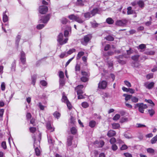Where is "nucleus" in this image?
Instances as JSON below:
<instances>
[{"instance_id":"obj_22","label":"nucleus","mask_w":157,"mask_h":157,"mask_svg":"<svg viewBox=\"0 0 157 157\" xmlns=\"http://www.w3.org/2000/svg\"><path fill=\"white\" fill-rule=\"evenodd\" d=\"M106 22L109 25H112L114 22V20L111 17H108L106 20Z\"/></svg>"},{"instance_id":"obj_13","label":"nucleus","mask_w":157,"mask_h":157,"mask_svg":"<svg viewBox=\"0 0 157 157\" xmlns=\"http://www.w3.org/2000/svg\"><path fill=\"white\" fill-rule=\"evenodd\" d=\"M98 9L96 8L93 9L90 13L89 12V18L95 15L98 13Z\"/></svg>"},{"instance_id":"obj_41","label":"nucleus","mask_w":157,"mask_h":157,"mask_svg":"<svg viewBox=\"0 0 157 157\" xmlns=\"http://www.w3.org/2000/svg\"><path fill=\"white\" fill-rule=\"evenodd\" d=\"M105 39L108 41H112L114 40V38L111 36L109 35L105 37Z\"/></svg>"},{"instance_id":"obj_20","label":"nucleus","mask_w":157,"mask_h":157,"mask_svg":"<svg viewBox=\"0 0 157 157\" xmlns=\"http://www.w3.org/2000/svg\"><path fill=\"white\" fill-rule=\"evenodd\" d=\"M37 75H33L31 76L32 79V84L33 85H35L36 82Z\"/></svg>"},{"instance_id":"obj_16","label":"nucleus","mask_w":157,"mask_h":157,"mask_svg":"<svg viewBox=\"0 0 157 157\" xmlns=\"http://www.w3.org/2000/svg\"><path fill=\"white\" fill-rule=\"evenodd\" d=\"M7 12V10L4 11L3 13V18L2 20L5 23L8 21V17L7 15L6 14Z\"/></svg>"},{"instance_id":"obj_48","label":"nucleus","mask_w":157,"mask_h":157,"mask_svg":"<svg viewBox=\"0 0 157 157\" xmlns=\"http://www.w3.org/2000/svg\"><path fill=\"white\" fill-rule=\"evenodd\" d=\"M48 141L49 144H52L53 143V141L52 137L50 136L47 135Z\"/></svg>"},{"instance_id":"obj_43","label":"nucleus","mask_w":157,"mask_h":157,"mask_svg":"<svg viewBox=\"0 0 157 157\" xmlns=\"http://www.w3.org/2000/svg\"><path fill=\"white\" fill-rule=\"evenodd\" d=\"M4 112V109H0V121H2L3 120L2 117Z\"/></svg>"},{"instance_id":"obj_34","label":"nucleus","mask_w":157,"mask_h":157,"mask_svg":"<svg viewBox=\"0 0 157 157\" xmlns=\"http://www.w3.org/2000/svg\"><path fill=\"white\" fill-rule=\"evenodd\" d=\"M71 133L73 135L75 134L77 132V130L75 127H73L71 128Z\"/></svg>"},{"instance_id":"obj_30","label":"nucleus","mask_w":157,"mask_h":157,"mask_svg":"<svg viewBox=\"0 0 157 157\" xmlns=\"http://www.w3.org/2000/svg\"><path fill=\"white\" fill-rule=\"evenodd\" d=\"M96 143L99 144V147H102L104 145L105 142L103 140H100L99 142L98 141H96Z\"/></svg>"},{"instance_id":"obj_11","label":"nucleus","mask_w":157,"mask_h":157,"mask_svg":"<svg viewBox=\"0 0 157 157\" xmlns=\"http://www.w3.org/2000/svg\"><path fill=\"white\" fill-rule=\"evenodd\" d=\"M155 83L153 82H151L149 83L146 82L144 84V86L145 87L148 89L150 90L152 89V88L154 86Z\"/></svg>"},{"instance_id":"obj_24","label":"nucleus","mask_w":157,"mask_h":157,"mask_svg":"<svg viewBox=\"0 0 157 157\" xmlns=\"http://www.w3.org/2000/svg\"><path fill=\"white\" fill-rule=\"evenodd\" d=\"M132 96V95L127 94H124L123 95V96L125 97V100L126 101H128L130 99H131Z\"/></svg>"},{"instance_id":"obj_12","label":"nucleus","mask_w":157,"mask_h":157,"mask_svg":"<svg viewBox=\"0 0 157 157\" xmlns=\"http://www.w3.org/2000/svg\"><path fill=\"white\" fill-rule=\"evenodd\" d=\"M46 128L48 130H50L51 132H53L55 130V128L52 126L51 123L49 121L48 122L46 123Z\"/></svg>"},{"instance_id":"obj_44","label":"nucleus","mask_w":157,"mask_h":157,"mask_svg":"<svg viewBox=\"0 0 157 157\" xmlns=\"http://www.w3.org/2000/svg\"><path fill=\"white\" fill-rule=\"evenodd\" d=\"M148 112L151 117H152L155 113V110L153 109L148 110Z\"/></svg>"},{"instance_id":"obj_42","label":"nucleus","mask_w":157,"mask_h":157,"mask_svg":"<svg viewBox=\"0 0 157 157\" xmlns=\"http://www.w3.org/2000/svg\"><path fill=\"white\" fill-rule=\"evenodd\" d=\"M44 26L45 25L44 24H39L36 26V28L38 30H40L44 28Z\"/></svg>"},{"instance_id":"obj_60","label":"nucleus","mask_w":157,"mask_h":157,"mask_svg":"<svg viewBox=\"0 0 157 157\" xmlns=\"http://www.w3.org/2000/svg\"><path fill=\"white\" fill-rule=\"evenodd\" d=\"M76 90L77 95L82 94L83 92L82 90L80 89H75Z\"/></svg>"},{"instance_id":"obj_10","label":"nucleus","mask_w":157,"mask_h":157,"mask_svg":"<svg viewBox=\"0 0 157 157\" xmlns=\"http://www.w3.org/2000/svg\"><path fill=\"white\" fill-rule=\"evenodd\" d=\"M81 42L83 45H86L88 42V34L85 36L83 39H81Z\"/></svg>"},{"instance_id":"obj_33","label":"nucleus","mask_w":157,"mask_h":157,"mask_svg":"<svg viewBox=\"0 0 157 157\" xmlns=\"http://www.w3.org/2000/svg\"><path fill=\"white\" fill-rule=\"evenodd\" d=\"M137 48L139 49L143 50L146 48V46L145 44H141L139 45V46H137Z\"/></svg>"},{"instance_id":"obj_6","label":"nucleus","mask_w":157,"mask_h":157,"mask_svg":"<svg viewBox=\"0 0 157 157\" xmlns=\"http://www.w3.org/2000/svg\"><path fill=\"white\" fill-rule=\"evenodd\" d=\"M48 10V7L45 6H40L39 8V12L42 14H45L47 12Z\"/></svg>"},{"instance_id":"obj_2","label":"nucleus","mask_w":157,"mask_h":157,"mask_svg":"<svg viewBox=\"0 0 157 157\" xmlns=\"http://www.w3.org/2000/svg\"><path fill=\"white\" fill-rule=\"evenodd\" d=\"M51 15L50 14H48L44 16H42L41 15H39L40 20L38 21L39 23H47L49 20Z\"/></svg>"},{"instance_id":"obj_1","label":"nucleus","mask_w":157,"mask_h":157,"mask_svg":"<svg viewBox=\"0 0 157 157\" xmlns=\"http://www.w3.org/2000/svg\"><path fill=\"white\" fill-rule=\"evenodd\" d=\"M68 17L70 20L76 21L80 24L83 23L84 21L80 18L78 15H75L74 14H71L69 15Z\"/></svg>"},{"instance_id":"obj_50","label":"nucleus","mask_w":157,"mask_h":157,"mask_svg":"<svg viewBox=\"0 0 157 157\" xmlns=\"http://www.w3.org/2000/svg\"><path fill=\"white\" fill-rule=\"evenodd\" d=\"M119 142L120 144V146H121V147H128L126 145L124 144V143L122 140H120Z\"/></svg>"},{"instance_id":"obj_27","label":"nucleus","mask_w":157,"mask_h":157,"mask_svg":"<svg viewBox=\"0 0 157 157\" xmlns=\"http://www.w3.org/2000/svg\"><path fill=\"white\" fill-rule=\"evenodd\" d=\"M21 38V36L20 35H18L17 36L15 41L16 44L18 46L19 45V43Z\"/></svg>"},{"instance_id":"obj_8","label":"nucleus","mask_w":157,"mask_h":157,"mask_svg":"<svg viewBox=\"0 0 157 157\" xmlns=\"http://www.w3.org/2000/svg\"><path fill=\"white\" fill-rule=\"evenodd\" d=\"M20 60L23 65L26 64V57L25 53L23 51L21 52L20 53Z\"/></svg>"},{"instance_id":"obj_28","label":"nucleus","mask_w":157,"mask_h":157,"mask_svg":"<svg viewBox=\"0 0 157 157\" xmlns=\"http://www.w3.org/2000/svg\"><path fill=\"white\" fill-rule=\"evenodd\" d=\"M139 57L140 55H136L133 56H132L131 57V59L134 61H137L138 60Z\"/></svg>"},{"instance_id":"obj_3","label":"nucleus","mask_w":157,"mask_h":157,"mask_svg":"<svg viewBox=\"0 0 157 157\" xmlns=\"http://www.w3.org/2000/svg\"><path fill=\"white\" fill-rule=\"evenodd\" d=\"M63 34L62 33H59L57 36V41L60 45H62L67 43L68 39L67 38H65L63 41Z\"/></svg>"},{"instance_id":"obj_5","label":"nucleus","mask_w":157,"mask_h":157,"mask_svg":"<svg viewBox=\"0 0 157 157\" xmlns=\"http://www.w3.org/2000/svg\"><path fill=\"white\" fill-rule=\"evenodd\" d=\"M71 33V27L69 25H66L64 32V35L65 37L67 38L69 36V34Z\"/></svg>"},{"instance_id":"obj_46","label":"nucleus","mask_w":157,"mask_h":157,"mask_svg":"<svg viewBox=\"0 0 157 157\" xmlns=\"http://www.w3.org/2000/svg\"><path fill=\"white\" fill-rule=\"evenodd\" d=\"M90 23L92 27L93 28H95L97 27L98 26V24L96 23L95 22H90Z\"/></svg>"},{"instance_id":"obj_53","label":"nucleus","mask_w":157,"mask_h":157,"mask_svg":"<svg viewBox=\"0 0 157 157\" xmlns=\"http://www.w3.org/2000/svg\"><path fill=\"white\" fill-rule=\"evenodd\" d=\"M91 155H94L95 157H98V153L97 151H94L91 153Z\"/></svg>"},{"instance_id":"obj_47","label":"nucleus","mask_w":157,"mask_h":157,"mask_svg":"<svg viewBox=\"0 0 157 157\" xmlns=\"http://www.w3.org/2000/svg\"><path fill=\"white\" fill-rule=\"evenodd\" d=\"M66 104L69 109L70 110L71 109L72 106L71 103L69 101H68L67 102Z\"/></svg>"},{"instance_id":"obj_57","label":"nucleus","mask_w":157,"mask_h":157,"mask_svg":"<svg viewBox=\"0 0 157 157\" xmlns=\"http://www.w3.org/2000/svg\"><path fill=\"white\" fill-rule=\"evenodd\" d=\"M75 56L69 59L67 61L66 63V64L65 65V67H67L68 65L69 64L70 62L72 60V59L74 58Z\"/></svg>"},{"instance_id":"obj_21","label":"nucleus","mask_w":157,"mask_h":157,"mask_svg":"<svg viewBox=\"0 0 157 157\" xmlns=\"http://www.w3.org/2000/svg\"><path fill=\"white\" fill-rule=\"evenodd\" d=\"M96 122L94 120H92L89 122V126L93 128L97 124Z\"/></svg>"},{"instance_id":"obj_52","label":"nucleus","mask_w":157,"mask_h":157,"mask_svg":"<svg viewBox=\"0 0 157 157\" xmlns=\"http://www.w3.org/2000/svg\"><path fill=\"white\" fill-rule=\"evenodd\" d=\"M120 115L119 114H116L113 117V120L116 121L118 120L120 118Z\"/></svg>"},{"instance_id":"obj_37","label":"nucleus","mask_w":157,"mask_h":157,"mask_svg":"<svg viewBox=\"0 0 157 157\" xmlns=\"http://www.w3.org/2000/svg\"><path fill=\"white\" fill-rule=\"evenodd\" d=\"M40 141H36L35 140L33 144L34 147H40Z\"/></svg>"},{"instance_id":"obj_49","label":"nucleus","mask_w":157,"mask_h":157,"mask_svg":"<svg viewBox=\"0 0 157 157\" xmlns=\"http://www.w3.org/2000/svg\"><path fill=\"white\" fill-rule=\"evenodd\" d=\"M82 106L84 108H86L88 107V104L86 102H83L81 104Z\"/></svg>"},{"instance_id":"obj_64","label":"nucleus","mask_w":157,"mask_h":157,"mask_svg":"<svg viewBox=\"0 0 157 157\" xmlns=\"http://www.w3.org/2000/svg\"><path fill=\"white\" fill-rule=\"evenodd\" d=\"M110 48V46L109 44H107L105 46L104 49V50L105 51H107Z\"/></svg>"},{"instance_id":"obj_62","label":"nucleus","mask_w":157,"mask_h":157,"mask_svg":"<svg viewBox=\"0 0 157 157\" xmlns=\"http://www.w3.org/2000/svg\"><path fill=\"white\" fill-rule=\"evenodd\" d=\"M59 76L60 78H64V73L62 71H60L59 72Z\"/></svg>"},{"instance_id":"obj_14","label":"nucleus","mask_w":157,"mask_h":157,"mask_svg":"<svg viewBox=\"0 0 157 157\" xmlns=\"http://www.w3.org/2000/svg\"><path fill=\"white\" fill-rule=\"evenodd\" d=\"M73 136H69L68 137L67 141V146L68 147L71 146L72 144V141L73 139Z\"/></svg>"},{"instance_id":"obj_9","label":"nucleus","mask_w":157,"mask_h":157,"mask_svg":"<svg viewBox=\"0 0 157 157\" xmlns=\"http://www.w3.org/2000/svg\"><path fill=\"white\" fill-rule=\"evenodd\" d=\"M107 85V82L105 80L102 81L99 83L98 87L101 89H105Z\"/></svg>"},{"instance_id":"obj_4","label":"nucleus","mask_w":157,"mask_h":157,"mask_svg":"<svg viewBox=\"0 0 157 157\" xmlns=\"http://www.w3.org/2000/svg\"><path fill=\"white\" fill-rule=\"evenodd\" d=\"M134 107L135 108L138 107L139 111L141 113H144V109H146L147 106L146 104H144L142 103L135 104Z\"/></svg>"},{"instance_id":"obj_56","label":"nucleus","mask_w":157,"mask_h":157,"mask_svg":"<svg viewBox=\"0 0 157 157\" xmlns=\"http://www.w3.org/2000/svg\"><path fill=\"white\" fill-rule=\"evenodd\" d=\"M68 56V55H66V52H63L62 53L59 55V57L61 58H63L64 56L67 57Z\"/></svg>"},{"instance_id":"obj_39","label":"nucleus","mask_w":157,"mask_h":157,"mask_svg":"<svg viewBox=\"0 0 157 157\" xmlns=\"http://www.w3.org/2000/svg\"><path fill=\"white\" fill-rule=\"evenodd\" d=\"M131 100L132 102L136 103L138 102L139 99L136 97L132 96Z\"/></svg>"},{"instance_id":"obj_26","label":"nucleus","mask_w":157,"mask_h":157,"mask_svg":"<svg viewBox=\"0 0 157 157\" xmlns=\"http://www.w3.org/2000/svg\"><path fill=\"white\" fill-rule=\"evenodd\" d=\"M84 52L82 51L79 52L77 54L76 59L78 60H79L80 58L84 55Z\"/></svg>"},{"instance_id":"obj_36","label":"nucleus","mask_w":157,"mask_h":157,"mask_svg":"<svg viewBox=\"0 0 157 157\" xmlns=\"http://www.w3.org/2000/svg\"><path fill=\"white\" fill-rule=\"evenodd\" d=\"M127 14H131L133 13V11L132 10V7L131 6H129L127 8Z\"/></svg>"},{"instance_id":"obj_25","label":"nucleus","mask_w":157,"mask_h":157,"mask_svg":"<svg viewBox=\"0 0 157 157\" xmlns=\"http://www.w3.org/2000/svg\"><path fill=\"white\" fill-rule=\"evenodd\" d=\"M138 5L139 7L141 8H143L144 6V2L141 0L138 1Z\"/></svg>"},{"instance_id":"obj_23","label":"nucleus","mask_w":157,"mask_h":157,"mask_svg":"<svg viewBox=\"0 0 157 157\" xmlns=\"http://www.w3.org/2000/svg\"><path fill=\"white\" fill-rule=\"evenodd\" d=\"M16 61L14 60L11 64V71H16Z\"/></svg>"},{"instance_id":"obj_61","label":"nucleus","mask_w":157,"mask_h":157,"mask_svg":"<svg viewBox=\"0 0 157 157\" xmlns=\"http://www.w3.org/2000/svg\"><path fill=\"white\" fill-rule=\"evenodd\" d=\"M80 79L81 81L83 82H86L87 80V78L84 76H82V77H81Z\"/></svg>"},{"instance_id":"obj_38","label":"nucleus","mask_w":157,"mask_h":157,"mask_svg":"<svg viewBox=\"0 0 157 157\" xmlns=\"http://www.w3.org/2000/svg\"><path fill=\"white\" fill-rule=\"evenodd\" d=\"M75 49L74 48H72L70 49L68 51H67V53L68 55H70L72 54L73 53L75 52Z\"/></svg>"},{"instance_id":"obj_29","label":"nucleus","mask_w":157,"mask_h":157,"mask_svg":"<svg viewBox=\"0 0 157 157\" xmlns=\"http://www.w3.org/2000/svg\"><path fill=\"white\" fill-rule=\"evenodd\" d=\"M80 70V66L78 64H76L75 66V73L76 75H78V72H79Z\"/></svg>"},{"instance_id":"obj_17","label":"nucleus","mask_w":157,"mask_h":157,"mask_svg":"<svg viewBox=\"0 0 157 157\" xmlns=\"http://www.w3.org/2000/svg\"><path fill=\"white\" fill-rule=\"evenodd\" d=\"M68 101H69L67 97L65 95V93L63 92L62 93V97L61 99V101L63 102L66 103Z\"/></svg>"},{"instance_id":"obj_59","label":"nucleus","mask_w":157,"mask_h":157,"mask_svg":"<svg viewBox=\"0 0 157 157\" xmlns=\"http://www.w3.org/2000/svg\"><path fill=\"white\" fill-rule=\"evenodd\" d=\"M124 83L125 85L127 86L128 87H131L132 86L130 83L127 80L124 81Z\"/></svg>"},{"instance_id":"obj_15","label":"nucleus","mask_w":157,"mask_h":157,"mask_svg":"<svg viewBox=\"0 0 157 157\" xmlns=\"http://www.w3.org/2000/svg\"><path fill=\"white\" fill-rule=\"evenodd\" d=\"M88 0H77L76 2V5L77 6H82L84 5V3L87 2Z\"/></svg>"},{"instance_id":"obj_18","label":"nucleus","mask_w":157,"mask_h":157,"mask_svg":"<svg viewBox=\"0 0 157 157\" xmlns=\"http://www.w3.org/2000/svg\"><path fill=\"white\" fill-rule=\"evenodd\" d=\"M116 142V139L114 137L112 138L110 140V142L112 144L111 147H117V146L114 144Z\"/></svg>"},{"instance_id":"obj_45","label":"nucleus","mask_w":157,"mask_h":157,"mask_svg":"<svg viewBox=\"0 0 157 157\" xmlns=\"http://www.w3.org/2000/svg\"><path fill=\"white\" fill-rule=\"evenodd\" d=\"M157 141V135L155 136L152 138L151 140V143L152 144H155Z\"/></svg>"},{"instance_id":"obj_58","label":"nucleus","mask_w":157,"mask_h":157,"mask_svg":"<svg viewBox=\"0 0 157 157\" xmlns=\"http://www.w3.org/2000/svg\"><path fill=\"white\" fill-rule=\"evenodd\" d=\"M36 128L34 127H31L29 128V130L31 132L33 133L36 131Z\"/></svg>"},{"instance_id":"obj_35","label":"nucleus","mask_w":157,"mask_h":157,"mask_svg":"<svg viewBox=\"0 0 157 157\" xmlns=\"http://www.w3.org/2000/svg\"><path fill=\"white\" fill-rule=\"evenodd\" d=\"M120 127V124L118 123H114L112 124V127L113 129H118Z\"/></svg>"},{"instance_id":"obj_31","label":"nucleus","mask_w":157,"mask_h":157,"mask_svg":"<svg viewBox=\"0 0 157 157\" xmlns=\"http://www.w3.org/2000/svg\"><path fill=\"white\" fill-rule=\"evenodd\" d=\"M53 116L55 117L57 119H58L60 117L61 114L60 113L57 111H56L53 113Z\"/></svg>"},{"instance_id":"obj_63","label":"nucleus","mask_w":157,"mask_h":157,"mask_svg":"<svg viewBox=\"0 0 157 157\" xmlns=\"http://www.w3.org/2000/svg\"><path fill=\"white\" fill-rule=\"evenodd\" d=\"M39 107L41 110H44V106L43 105L41 102L39 103Z\"/></svg>"},{"instance_id":"obj_7","label":"nucleus","mask_w":157,"mask_h":157,"mask_svg":"<svg viewBox=\"0 0 157 157\" xmlns=\"http://www.w3.org/2000/svg\"><path fill=\"white\" fill-rule=\"evenodd\" d=\"M128 22V21L125 19L119 20L116 22V25L120 26H124Z\"/></svg>"},{"instance_id":"obj_32","label":"nucleus","mask_w":157,"mask_h":157,"mask_svg":"<svg viewBox=\"0 0 157 157\" xmlns=\"http://www.w3.org/2000/svg\"><path fill=\"white\" fill-rule=\"evenodd\" d=\"M61 23L64 25L66 24L68 22H70L67 19L64 17L62 18L61 20Z\"/></svg>"},{"instance_id":"obj_55","label":"nucleus","mask_w":157,"mask_h":157,"mask_svg":"<svg viewBox=\"0 0 157 157\" xmlns=\"http://www.w3.org/2000/svg\"><path fill=\"white\" fill-rule=\"evenodd\" d=\"M40 84L43 86H46L47 85V82L44 80H42L40 81Z\"/></svg>"},{"instance_id":"obj_51","label":"nucleus","mask_w":157,"mask_h":157,"mask_svg":"<svg viewBox=\"0 0 157 157\" xmlns=\"http://www.w3.org/2000/svg\"><path fill=\"white\" fill-rule=\"evenodd\" d=\"M1 88L2 91H4L6 89V86L4 82H3L2 83L1 86Z\"/></svg>"},{"instance_id":"obj_40","label":"nucleus","mask_w":157,"mask_h":157,"mask_svg":"<svg viewBox=\"0 0 157 157\" xmlns=\"http://www.w3.org/2000/svg\"><path fill=\"white\" fill-rule=\"evenodd\" d=\"M35 151L36 155V156H39L40 155L41 153V151L39 148H35Z\"/></svg>"},{"instance_id":"obj_54","label":"nucleus","mask_w":157,"mask_h":157,"mask_svg":"<svg viewBox=\"0 0 157 157\" xmlns=\"http://www.w3.org/2000/svg\"><path fill=\"white\" fill-rule=\"evenodd\" d=\"M147 152L151 154H153L154 152V150L151 148H147Z\"/></svg>"},{"instance_id":"obj_19","label":"nucleus","mask_w":157,"mask_h":157,"mask_svg":"<svg viewBox=\"0 0 157 157\" xmlns=\"http://www.w3.org/2000/svg\"><path fill=\"white\" fill-rule=\"evenodd\" d=\"M116 132L113 130H110L108 131L107 134V136L109 137H111L116 135Z\"/></svg>"}]
</instances>
